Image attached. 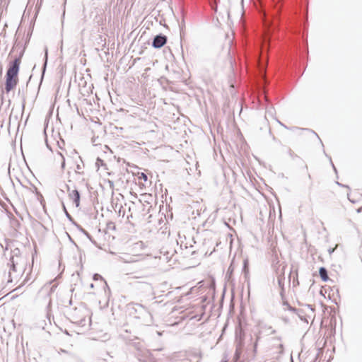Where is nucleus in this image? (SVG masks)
Wrapping results in <instances>:
<instances>
[{
	"instance_id": "1",
	"label": "nucleus",
	"mask_w": 362,
	"mask_h": 362,
	"mask_svg": "<svg viewBox=\"0 0 362 362\" xmlns=\"http://www.w3.org/2000/svg\"><path fill=\"white\" fill-rule=\"evenodd\" d=\"M24 54V49L21 50L18 57H16L8 64L6 74L5 91L8 93L13 90L18 82V72L21 59Z\"/></svg>"
},
{
	"instance_id": "2",
	"label": "nucleus",
	"mask_w": 362,
	"mask_h": 362,
	"mask_svg": "<svg viewBox=\"0 0 362 362\" xmlns=\"http://www.w3.org/2000/svg\"><path fill=\"white\" fill-rule=\"evenodd\" d=\"M129 315L137 319H141L147 322V319L151 317V313L148 309L139 303L129 304L128 307Z\"/></svg>"
},
{
	"instance_id": "3",
	"label": "nucleus",
	"mask_w": 362,
	"mask_h": 362,
	"mask_svg": "<svg viewBox=\"0 0 362 362\" xmlns=\"http://www.w3.org/2000/svg\"><path fill=\"white\" fill-rule=\"evenodd\" d=\"M82 311L81 308L75 307L69 308L66 313L71 322L83 325L86 321V317L81 314Z\"/></svg>"
},
{
	"instance_id": "4",
	"label": "nucleus",
	"mask_w": 362,
	"mask_h": 362,
	"mask_svg": "<svg viewBox=\"0 0 362 362\" xmlns=\"http://www.w3.org/2000/svg\"><path fill=\"white\" fill-rule=\"evenodd\" d=\"M243 330L240 328L235 331L236 338V349L233 356V362H240V358L242 354L243 348L244 346L243 339L242 337Z\"/></svg>"
},
{
	"instance_id": "5",
	"label": "nucleus",
	"mask_w": 362,
	"mask_h": 362,
	"mask_svg": "<svg viewBox=\"0 0 362 362\" xmlns=\"http://www.w3.org/2000/svg\"><path fill=\"white\" fill-rule=\"evenodd\" d=\"M18 264V261L17 259H13V258H10L9 262H8V267H10L8 272V282H13V279H17L21 272V270L18 272L17 265Z\"/></svg>"
},
{
	"instance_id": "6",
	"label": "nucleus",
	"mask_w": 362,
	"mask_h": 362,
	"mask_svg": "<svg viewBox=\"0 0 362 362\" xmlns=\"http://www.w3.org/2000/svg\"><path fill=\"white\" fill-rule=\"evenodd\" d=\"M167 42V37L163 34L156 35L152 42V47L156 49H160Z\"/></svg>"
},
{
	"instance_id": "7",
	"label": "nucleus",
	"mask_w": 362,
	"mask_h": 362,
	"mask_svg": "<svg viewBox=\"0 0 362 362\" xmlns=\"http://www.w3.org/2000/svg\"><path fill=\"white\" fill-rule=\"evenodd\" d=\"M269 37H267L265 40H264V42L261 47V52H262V56L259 59V63L261 64V66L263 67L264 66V53L267 52V49L269 47Z\"/></svg>"
},
{
	"instance_id": "8",
	"label": "nucleus",
	"mask_w": 362,
	"mask_h": 362,
	"mask_svg": "<svg viewBox=\"0 0 362 362\" xmlns=\"http://www.w3.org/2000/svg\"><path fill=\"white\" fill-rule=\"evenodd\" d=\"M69 196L70 199L73 201V202L75 204L76 207H78L80 206V199H81V194L78 189H74L71 192H69Z\"/></svg>"
},
{
	"instance_id": "9",
	"label": "nucleus",
	"mask_w": 362,
	"mask_h": 362,
	"mask_svg": "<svg viewBox=\"0 0 362 362\" xmlns=\"http://www.w3.org/2000/svg\"><path fill=\"white\" fill-rule=\"evenodd\" d=\"M259 328V334L264 333L266 335H270L276 333V330L274 329L272 326L267 324H260Z\"/></svg>"
},
{
	"instance_id": "10",
	"label": "nucleus",
	"mask_w": 362,
	"mask_h": 362,
	"mask_svg": "<svg viewBox=\"0 0 362 362\" xmlns=\"http://www.w3.org/2000/svg\"><path fill=\"white\" fill-rule=\"evenodd\" d=\"M243 273L244 274L245 279L247 281V285L249 286V262L247 259H245L243 260Z\"/></svg>"
},
{
	"instance_id": "11",
	"label": "nucleus",
	"mask_w": 362,
	"mask_h": 362,
	"mask_svg": "<svg viewBox=\"0 0 362 362\" xmlns=\"http://www.w3.org/2000/svg\"><path fill=\"white\" fill-rule=\"evenodd\" d=\"M264 24L267 30L266 32L268 35L270 33V30H274L277 27V21L276 20L270 22L269 19H266Z\"/></svg>"
},
{
	"instance_id": "12",
	"label": "nucleus",
	"mask_w": 362,
	"mask_h": 362,
	"mask_svg": "<svg viewBox=\"0 0 362 362\" xmlns=\"http://www.w3.org/2000/svg\"><path fill=\"white\" fill-rule=\"evenodd\" d=\"M319 275H320L322 281L324 282H327L329 279V276H328V272H327V269L324 267H321L319 269Z\"/></svg>"
},
{
	"instance_id": "13",
	"label": "nucleus",
	"mask_w": 362,
	"mask_h": 362,
	"mask_svg": "<svg viewBox=\"0 0 362 362\" xmlns=\"http://www.w3.org/2000/svg\"><path fill=\"white\" fill-rule=\"evenodd\" d=\"M21 250L19 248L16 247L11 250V256L10 258H13V259H17L20 258Z\"/></svg>"
},
{
	"instance_id": "14",
	"label": "nucleus",
	"mask_w": 362,
	"mask_h": 362,
	"mask_svg": "<svg viewBox=\"0 0 362 362\" xmlns=\"http://www.w3.org/2000/svg\"><path fill=\"white\" fill-rule=\"evenodd\" d=\"M63 210L65 213L66 218L74 225V223H76V222L74 220L72 216L69 214V212L67 211L66 206L64 204H63Z\"/></svg>"
},
{
	"instance_id": "15",
	"label": "nucleus",
	"mask_w": 362,
	"mask_h": 362,
	"mask_svg": "<svg viewBox=\"0 0 362 362\" xmlns=\"http://www.w3.org/2000/svg\"><path fill=\"white\" fill-rule=\"evenodd\" d=\"M286 151L288 156L291 157L292 160H294L296 158H298V155L296 154L291 148L286 147Z\"/></svg>"
},
{
	"instance_id": "16",
	"label": "nucleus",
	"mask_w": 362,
	"mask_h": 362,
	"mask_svg": "<svg viewBox=\"0 0 362 362\" xmlns=\"http://www.w3.org/2000/svg\"><path fill=\"white\" fill-rule=\"evenodd\" d=\"M277 281L279 286L284 290V277L281 275H279L277 277Z\"/></svg>"
},
{
	"instance_id": "17",
	"label": "nucleus",
	"mask_w": 362,
	"mask_h": 362,
	"mask_svg": "<svg viewBox=\"0 0 362 362\" xmlns=\"http://www.w3.org/2000/svg\"><path fill=\"white\" fill-rule=\"evenodd\" d=\"M54 286H45L42 288V291L45 292L47 294H49L50 292H52L54 291Z\"/></svg>"
},
{
	"instance_id": "18",
	"label": "nucleus",
	"mask_w": 362,
	"mask_h": 362,
	"mask_svg": "<svg viewBox=\"0 0 362 362\" xmlns=\"http://www.w3.org/2000/svg\"><path fill=\"white\" fill-rule=\"evenodd\" d=\"M80 159H81V158H80ZM81 161L82 164L81 165V164H77L76 165V172L77 173H79V174H83V172L81 171V170L83 169L84 165H83V163L82 160H81Z\"/></svg>"
},
{
	"instance_id": "19",
	"label": "nucleus",
	"mask_w": 362,
	"mask_h": 362,
	"mask_svg": "<svg viewBox=\"0 0 362 362\" xmlns=\"http://www.w3.org/2000/svg\"><path fill=\"white\" fill-rule=\"evenodd\" d=\"M93 279L94 281L102 280L107 285L106 281L103 279V276L99 274H94L93 276Z\"/></svg>"
},
{
	"instance_id": "20",
	"label": "nucleus",
	"mask_w": 362,
	"mask_h": 362,
	"mask_svg": "<svg viewBox=\"0 0 362 362\" xmlns=\"http://www.w3.org/2000/svg\"><path fill=\"white\" fill-rule=\"evenodd\" d=\"M284 305L286 306L287 307V309L293 313H296V312H298V309L291 306L287 302H284Z\"/></svg>"
},
{
	"instance_id": "21",
	"label": "nucleus",
	"mask_w": 362,
	"mask_h": 362,
	"mask_svg": "<svg viewBox=\"0 0 362 362\" xmlns=\"http://www.w3.org/2000/svg\"><path fill=\"white\" fill-rule=\"evenodd\" d=\"M74 226L76 227V228L81 231L83 234L86 235L87 233V231L83 228L79 224L77 223H74Z\"/></svg>"
},
{
	"instance_id": "22",
	"label": "nucleus",
	"mask_w": 362,
	"mask_h": 362,
	"mask_svg": "<svg viewBox=\"0 0 362 362\" xmlns=\"http://www.w3.org/2000/svg\"><path fill=\"white\" fill-rule=\"evenodd\" d=\"M303 129L305 130V131L310 132L313 133V134H315L316 136V137L320 140L322 146H324V145H323L320 138L319 137L318 134L315 132H314L313 130L310 129Z\"/></svg>"
},
{
	"instance_id": "23",
	"label": "nucleus",
	"mask_w": 362,
	"mask_h": 362,
	"mask_svg": "<svg viewBox=\"0 0 362 362\" xmlns=\"http://www.w3.org/2000/svg\"><path fill=\"white\" fill-rule=\"evenodd\" d=\"M107 229L115 230V223L113 222H109L107 224Z\"/></svg>"
},
{
	"instance_id": "24",
	"label": "nucleus",
	"mask_w": 362,
	"mask_h": 362,
	"mask_svg": "<svg viewBox=\"0 0 362 362\" xmlns=\"http://www.w3.org/2000/svg\"><path fill=\"white\" fill-rule=\"evenodd\" d=\"M139 178L144 180V181L146 182L148 180V176L144 173H141Z\"/></svg>"
},
{
	"instance_id": "25",
	"label": "nucleus",
	"mask_w": 362,
	"mask_h": 362,
	"mask_svg": "<svg viewBox=\"0 0 362 362\" xmlns=\"http://www.w3.org/2000/svg\"><path fill=\"white\" fill-rule=\"evenodd\" d=\"M93 244H95V241L92 238V236L88 232L85 235Z\"/></svg>"
},
{
	"instance_id": "26",
	"label": "nucleus",
	"mask_w": 362,
	"mask_h": 362,
	"mask_svg": "<svg viewBox=\"0 0 362 362\" xmlns=\"http://www.w3.org/2000/svg\"><path fill=\"white\" fill-rule=\"evenodd\" d=\"M257 346H258V344H257V342H254V344H253V354H254V355H256V354H257Z\"/></svg>"
},
{
	"instance_id": "27",
	"label": "nucleus",
	"mask_w": 362,
	"mask_h": 362,
	"mask_svg": "<svg viewBox=\"0 0 362 362\" xmlns=\"http://www.w3.org/2000/svg\"><path fill=\"white\" fill-rule=\"evenodd\" d=\"M302 313H303L302 310H298V312H296L295 313L300 317V319L301 320H303L304 319H303V316L301 315Z\"/></svg>"
},
{
	"instance_id": "28",
	"label": "nucleus",
	"mask_w": 362,
	"mask_h": 362,
	"mask_svg": "<svg viewBox=\"0 0 362 362\" xmlns=\"http://www.w3.org/2000/svg\"><path fill=\"white\" fill-rule=\"evenodd\" d=\"M233 272V267L232 266V264L229 266L228 267V272H227V274H231Z\"/></svg>"
},
{
	"instance_id": "29",
	"label": "nucleus",
	"mask_w": 362,
	"mask_h": 362,
	"mask_svg": "<svg viewBox=\"0 0 362 362\" xmlns=\"http://www.w3.org/2000/svg\"><path fill=\"white\" fill-rule=\"evenodd\" d=\"M47 49H45V62L44 63V69H45L47 66Z\"/></svg>"
},
{
	"instance_id": "30",
	"label": "nucleus",
	"mask_w": 362,
	"mask_h": 362,
	"mask_svg": "<svg viewBox=\"0 0 362 362\" xmlns=\"http://www.w3.org/2000/svg\"><path fill=\"white\" fill-rule=\"evenodd\" d=\"M260 334H259V332H258V334H257V336H256V340H255V342H257V344H258V341H259V339H260V338H261V337H260Z\"/></svg>"
},
{
	"instance_id": "31",
	"label": "nucleus",
	"mask_w": 362,
	"mask_h": 362,
	"mask_svg": "<svg viewBox=\"0 0 362 362\" xmlns=\"http://www.w3.org/2000/svg\"><path fill=\"white\" fill-rule=\"evenodd\" d=\"M99 163H103V160H102L101 158L98 157L97 160H96V164H99Z\"/></svg>"
},
{
	"instance_id": "32",
	"label": "nucleus",
	"mask_w": 362,
	"mask_h": 362,
	"mask_svg": "<svg viewBox=\"0 0 362 362\" xmlns=\"http://www.w3.org/2000/svg\"><path fill=\"white\" fill-rule=\"evenodd\" d=\"M337 184L339 186H341V187H347V188H349V187L348 185H342L341 183H339V182H337Z\"/></svg>"
},
{
	"instance_id": "33",
	"label": "nucleus",
	"mask_w": 362,
	"mask_h": 362,
	"mask_svg": "<svg viewBox=\"0 0 362 362\" xmlns=\"http://www.w3.org/2000/svg\"><path fill=\"white\" fill-rule=\"evenodd\" d=\"M61 156L63 158V162L62 163V168H64L65 166L64 158L63 157V156L62 154H61Z\"/></svg>"
},
{
	"instance_id": "34",
	"label": "nucleus",
	"mask_w": 362,
	"mask_h": 362,
	"mask_svg": "<svg viewBox=\"0 0 362 362\" xmlns=\"http://www.w3.org/2000/svg\"><path fill=\"white\" fill-rule=\"evenodd\" d=\"M347 197H348V199L349 200L352 202V203H356V201L354 199H351L350 197H349V194H347Z\"/></svg>"
},
{
	"instance_id": "35",
	"label": "nucleus",
	"mask_w": 362,
	"mask_h": 362,
	"mask_svg": "<svg viewBox=\"0 0 362 362\" xmlns=\"http://www.w3.org/2000/svg\"><path fill=\"white\" fill-rule=\"evenodd\" d=\"M306 306L308 308H310L313 312L314 311V308H313V305L308 304V305H306Z\"/></svg>"
},
{
	"instance_id": "36",
	"label": "nucleus",
	"mask_w": 362,
	"mask_h": 362,
	"mask_svg": "<svg viewBox=\"0 0 362 362\" xmlns=\"http://www.w3.org/2000/svg\"><path fill=\"white\" fill-rule=\"evenodd\" d=\"M334 248H329V249L328 250V252H329V254H332V252H334Z\"/></svg>"
},
{
	"instance_id": "37",
	"label": "nucleus",
	"mask_w": 362,
	"mask_h": 362,
	"mask_svg": "<svg viewBox=\"0 0 362 362\" xmlns=\"http://www.w3.org/2000/svg\"><path fill=\"white\" fill-rule=\"evenodd\" d=\"M357 213H361L362 211V206L358 208L357 210H356Z\"/></svg>"
},
{
	"instance_id": "38",
	"label": "nucleus",
	"mask_w": 362,
	"mask_h": 362,
	"mask_svg": "<svg viewBox=\"0 0 362 362\" xmlns=\"http://www.w3.org/2000/svg\"><path fill=\"white\" fill-rule=\"evenodd\" d=\"M331 163H332V168L334 169V170L335 171V173H337V169L335 168V166L334 165L333 163L331 161Z\"/></svg>"
},
{
	"instance_id": "39",
	"label": "nucleus",
	"mask_w": 362,
	"mask_h": 362,
	"mask_svg": "<svg viewBox=\"0 0 362 362\" xmlns=\"http://www.w3.org/2000/svg\"><path fill=\"white\" fill-rule=\"evenodd\" d=\"M283 320H284L286 323H288V320L287 318L284 317V318H283Z\"/></svg>"
},
{
	"instance_id": "40",
	"label": "nucleus",
	"mask_w": 362,
	"mask_h": 362,
	"mask_svg": "<svg viewBox=\"0 0 362 362\" xmlns=\"http://www.w3.org/2000/svg\"><path fill=\"white\" fill-rule=\"evenodd\" d=\"M279 348H280V349H281L283 350V349H284L283 344H279Z\"/></svg>"
},
{
	"instance_id": "41",
	"label": "nucleus",
	"mask_w": 362,
	"mask_h": 362,
	"mask_svg": "<svg viewBox=\"0 0 362 362\" xmlns=\"http://www.w3.org/2000/svg\"><path fill=\"white\" fill-rule=\"evenodd\" d=\"M90 287L91 288H94V284H90Z\"/></svg>"
},
{
	"instance_id": "42",
	"label": "nucleus",
	"mask_w": 362,
	"mask_h": 362,
	"mask_svg": "<svg viewBox=\"0 0 362 362\" xmlns=\"http://www.w3.org/2000/svg\"><path fill=\"white\" fill-rule=\"evenodd\" d=\"M61 352H62V353H67L66 351H65L64 349H61Z\"/></svg>"
},
{
	"instance_id": "43",
	"label": "nucleus",
	"mask_w": 362,
	"mask_h": 362,
	"mask_svg": "<svg viewBox=\"0 0 362 362\" xmlns=\"http://www.w3.org/2000/svg\"><path fill=\"white\" fill-rule=\"evenodd\" d=\"M182 362H190V361L187 359H185V360H183Z\"/></svg>"
},
{
	"instance_id": "44",
	"label": "nucleus",
	"mask_w": 362,
	"mask_h": 362,
	"mask_svg": "<svg viewBox=\"0 0 362 362\" xmlns=\"http://www.w3.org/2000/svg\"><path fill=\"white\" fill-rule=\"evenodd\" d=\"M281 125L284 126L285 128H287L285 125L283 124V123L279 122Z\"/></svg>"
},
{
	"instance_id": "45",
	"label": "nucleus",
	"mask_w": 362,
	"mask_h": 362,
	"mask_svg": "<svg viewBox=\"0 0 362 362\" xmlns=\"http://www.w3.org/2000/svg\"><path fill=\"white\" fill-rule=\"evenodd\" d=\"M69 304H70V305H71V303H72V300H69Z\"/></svg>"
},
{
	"instance_id": "46",
	"label": "nucleus",
	"mask_w": 362,
	"mask_h": 362,
	"mask_svg": "<svg viewBox=\"0 0 362 362\" xmlns=\"http://www.w3.org/2000/svg\"><path fill=\"white\" fill-rule=\"evenodd\" d=\"M182 26H184V24L182 25H180V29L182 30Z\"/></svg>"
},
{
	"instance_id": "47",
	"label": "nucleus",
	"mask_w": 362,
	"mask_h": 362,
	"mask_svg": "<svg viewBox=\"0 0 362 362\" xmlns=\"http://www.w3.org/2000/svg\"><path fill=\"white\" fill-rule=\"evenodd\" d=\"M308 178H309V179H311V176H310V174L308 175Z\"/></svg>"
},
{
	"instance_id": "48",
	"label": "nucleus",
	"mask_w": 362,
	"mask_h": 362,
	"mask_svg": "<svg viewBox=\"0 0 362 362\" xmlns=\"http://www.w3.org/2000/svg\"><path fill=\"white\" fill-rule=\"evenodd\" d=\"M143 362H146V361L144 360V361H143Z\"/></svg>"
},
{
	"instance_id": "49",
	"label": "nucleus",
	"mask_w": 362,
	"mask_h": 362,
	"mask_svg": "<svg viewBox=\"0 0 362 362\" xmlns=\"http://www.w3.org/2000/svg\"><path fill=\"white\" fill-rule=\"evenodd\" d=\"M197 362H199V361H197Z\"/></svg>"
}]
</instances>
